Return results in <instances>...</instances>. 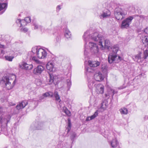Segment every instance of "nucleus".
<instances>
[{"label":"nucleus","mask_w":148,"mask_h":148,"mask_svg":"<svg viewBox=\"0 0 148 148\" xmlns=\"http://www.w3.org/2000/svg\"><path fill=\"white\" fill-rule=\"evenodd\" d=\"M63 111L68 116H71V112L65 107H63Z\"/></svg>","instance_id":"f704fd0d"},{"label":"nucleus","mask_w":148,"mask_h":148,"mask_svg":"<svg viewBox=\"0 0 148 148\" xmlns=\"http://www.w3.org/2000/svg\"><path fill=\"white\" fill-rule=\"evenodd\" d=\"M22 69L26 70H30L32 69L33 66L32 64H29L25 62H23L22 64Z\"/></svg>","instance_id":"6ab92c4d"},{"label":"nucleus","mask_w":148,"mask_h":148,"mask_svg":"<svg viewBox=\"0 0 148 148\" xmlns=\"http://www.w3.org/2000/svg\"><path fill=\"white\" fill-rule=\"evenodd\" d=\"M118 143L116 138H114L110 142V145L111 147L114 148H116Z\"/></svg>","instance_id":"393cba45"},{"label":"nucleus","mask_w":148,"mask_h":148,"mask_svg":"<svg viewBox=\"0 0 148 148\" xmlns=\"http://www.w3.org/2000/svg\"><path fill=\"white\" fill-rule=\"evenodd\" d=\"M110 11L107 9L106 11H104L102 14L99 15V16L101 19H103L110 16Z\"/></svg>","instance_id":"a211bd4d"},{"label":"nucleus","mask_w":148,"mask_h":148,"mask_svg":"<svg viewBox=\"0 0 148 148\" xmlns=\"http://www.w3.org/2000/svg\"><path fill=\"white\" fill-rule=\"evenodd\" d=\"M142 40L145 46H147L148 44V36H143Z\"/></svg>","instance_id":"4be33fe9"},{"label":"nucleus","mask_w":148,"mask_h":148,"mask_svg":"<svg viewBox=\"0 0 148 148\" xmlns=\"http://www.w3.org/2000/svg\"><path fill=\"white\" fill-rule=\"evenodd\" d=\"M96 88V91L97 93L102 94L104 92V86L101 84H95L94 85Z\"/></svg>","instance_id":"f8f14e48"},{"label":"nucleus","mask_w":148,"mask_h":148,"mask_svg":"<svg viewBox=\"0 0 148 148\" xmlns=\"http://www.w3.org/2000/svg\"><path fill=\"white\" fill-rule=\"evenodd\" d=\"M95 84H95V81L93 80H91L88 82V86L90 89H92L93 86L95 87L94 85Z\"/></svg>","instance_id":"473e14b6"},{"label":"nucleus","mask_w":148,"mask_h":148,"mask_svg":"<svg viewBox=\"0 0 148 148\" xmlns=\"http://www.w3.org/2000/svg\"><path fill=\"white\" fill-rule=\"evenodd\" d=\"M5 148H7V147H5Z\"/></svg>","instance_id":"052dcab7"},{"label":"nucleus","mask_w":148,"mask_h":148,"mask_svg":"<svg viewBox=\"0 0 148 148\" xmlns=\"http://www.w3.org/2000/svg\"><path fill=\"white\" fill-rule=\"evenodd\" d=\"M88 47L90 52L92 54L97 55L98 53L99 48L97 44L89 42L88 43Z\"/></svg>","instance_id":"423d86ee"},{"label":"nucleus","mask_w":148,"mask_h":148,"mask_svg":"<svg viewBox=\"0 0 148 148\" xmlns=\"http://www.w3.org/2000/svg\"><path fill=\"white\" fill-rule=\"evenodd\" d=\"M119 111L121 114H127L128 110L125 108H123L119 110Z\"/></svg>","instance_id":"c756f323"},{"label":"nucleus","mask_w":148,"mask_h":148,"mask_svg":"<svg viewBox=\"0 0 148 148\" xmlns=\"http://www.w3.org/2000/svg\"><path fill=\"white\" fill-rule=\"evenodd\" d=\"M7 3H0V11L3 10L1 14H3L7 8Z\"/></svg>","instance_id":"412c9836"},{"label":"nucleus","mask_w":148,"mask_h":148,"mask_svg":"<svg viewBox=\"0 0 148 148\" xmlns=\"http://www.w3.org/2000/svg\"><path fill=\"white\" fill-rule=\"evenodd\" d=\"M108 67L106 64L102 65L101 66V70L105 74L107 72Z\"/></svg>","instance_id":"72a5a7b5"},{"label":"nucleus","mask_w":148,"mask_h":148,"mask_svg":"<svg viewBox=\"0 0 148 148\" xmlns=\"http://www.w3.org/2000/svg\"><path fill=\"white\" fill-rule=\"evenodd\" d=\"M76 136V134L75 133H73L71 135V140L73 142L74 141V138Z\"/></svg>","instance_id":"79ce46f5"},{"label":"nucleus","mask_w":148,"mask_h":148,"mask_svg":"<svg viewBox=\"0 0 148 148\" xmlns=\"http://www.w3.org/2000/svg\"><path fill=\"white\" fill-rule=\"evenodd\" d=\"M98 112L97 111H96L94 114L91 116H90L87 117L86 119V121H88L90 120H91L95 118L98 115Z\"/></svg>","instance_id":"bb28decb"},{"label":"nucleus","mask_w":148,"mask_h":148,"mask_svg":"<svg viewBox=\"0 0 148 148\" xmlns=\"http://www.w3.org/2000/svg\"><path fill=\"white\" fill-rule=\"evenodd\" d=\"M54 96L55 97L56 100V101L59 102L61 100L60 99V97L58 92L55 91L54 92V93L53 94V97Z\"/></svg>","instance_id":"cd10ccee"},{"label":"nucleus","mask_w":148,"mask_h":148,"mask_svg":"<svg viewBox=\"0 0 148 148\" xmlns=\"http://www.w3.org/2000/svg\"><path fill=\"white\" fill-rule=\"evenodd\" d=\"M45 97H53V93L51 92H47L43 94Z\"/></svg>","instance_id":"2f4dec72"},{"label":"nucleus","mask_w":148,"mask_h":148,"mask_svg":"<svg viewBox=\"0 0 148 148\" xmlns=\"http://www.w3.org/2000/svg\"><path fill=\"white\" fill-rule=\"evenodd\" d=\"M89 34H90V32L88 30L84 33L83 36L85 42V49L84 51V56L85 58L88 57V50L86 48L87 43L88 41L92 40L90 39L89 37L88 36Z\"/></svg>","instance_id":"6e6552de"},{"label":"nucleus","mask_w":148,"mask_h":148,"mask_svg":"<svg viewBox=\"0 0 148 148\" xmlns=\"http://www.w3.org/2000/svg\"><path fill=\"white\" fill-rule=\"evenodd\" d=\"M88 36L89 37L90 39L92 40L96 41L99 40V45L101 49L103 50L104 49H109L110 45L109 40H105L104 45L102 44L101 41L104 39V37L102 33L99 34L97 32H95L89 34Z\"/></svg>","instance_id":"f03ea898"},{"label":"nucleus","mask_w":148,"mask_h":148,"mask_svg":"<svg viewBox=\"0 0 148 148\" xmlns=\"http://www.w3.org/2000/svg\"><path fill=\"white\" fill-rule=\"evenodd\" d=\"M134 59L135 61L138 63H140L142 62V58L140 54H138L136 55Z\"/></svg>","instance_id":"7c9ffc66"},{"label":"nucleus","mask_w":148,"mask_h":148,"mask_svg":"<svg viewBox=\"0 0 148 148\" xmlns=\"http://www.w3.org/2000/svg\"><path fill=\"white\" fill-rule=\"evenodd\" d=\"M16 23L20 27L25 26L27 24L24 19H18L16 21Z\"/></svg>","instance_id":"dca6fc26"},{"label":"nucleus","mask_w":148,"mask_h":148,"mask_svg":"<svg viewBox=\"0 0 148 148\" xmlns=\"http://www.w3.org/2000/svg\"><path fill=\"white\" fill-rule=\"evenodd\" d=\"M89 66H85V73L87 75L88 73H93L95 70V67H97L100 64V62L98 61L89 60L88 62Z\"/></svg>","instance_id":"7ed1b4c3"},{"label":"nucleus","mask_w":148,"mask_h":148,"mask_svg":"<svg viewBox=\"0 0 148 148\" xmlns=\"http://www.w3.org/2000/svg\"><path fill=\"white\" fill-rule=\"evenodd\" d=\"M9 104L10 105V106H14L15 104L14 103H13L12 102H10L9 103Z\"/></svg>","instance_id":"864d4df0"},{"label":"nucleus","mask_w":148,"mask_h":148,"mask_svg":"<svg viewBox=\"0 0 148 148\" xmlns=\"http://www.w3.org/2000/svg\"><path fill=\"white\" fill-rule=\"evenodd\" d=\"M27 104L28 102L27 101H22L16 106V108L17 110H19L24 108Z\"/></svg>","instance_id":"2eb2a0df"},{"label":"nucleus","mask_w":148,"mask_h":148,"mask_svg":"<svg viewBox=\"0 0 148 148\" xmlns=\"http://www.w3.org/2000/svg\"><path fill=\"white\" fill-rule=\"evenodd\" d=\"M3 107L0 106V123L3 124H5L7 126V124L10 122L11 118V116L10 115L6 116L4 119H3L2 115L3 114L2 111Z\"/></svg>","instance_id":"0eeeda50"},{"label":"nucleus","mask_w":148,"mask_h":148,"mask_svg":"<svg viewBox=\"0 0 148 148\" xmlns=\"http://www.w3.org/2000/svg\"><path fill=\"white\" fill-rule=\"evenodd\" d=\"M105 96L106 98H109V97L110 96V95H109L108 93V94H105Z\"/></svg>","instance_id":"603ef678"},{"label":"nucleus","mask_w":148,"mask_h":148,"mask_svg":"<svg viewBox=\"0 0 148 148\" xmlns=\"http://www.w3.org/2000/svg\"><path fill=\"white\" fill-rule=\"evenodd\" d=\"M1 132H3L4 134L7 136H9V135L11 134L12 133L11 130H10V131L8 132L7 128H2L0 126V133Z\"/></svg>","instance_id":"aec40b11"},{"label":"nucleus","mask_w":148,"mask_h":148,"mask_svg":"<svg viewBox=\"0 0 148 148\" xmlns=\"http://www.w3.org/2000/svg\"><path fill=\"white\" fill-rule=\"evenodd\" d=\"M125 87H122V88H121V89H122L123 88H125Z\"/></svg>","instance_id":"4d7b16f0"},{"label":"nucleus","mask_w":148,"mask_h":148,"mask_svg":"<svg viewBox=\"0 0 148 148\" xmlns=\"http://www.w3.org/2000/svg\"><path fill=\"white\" fill-rule=\"evenodd\" d=\"M47 55L46 51L42 48H39L37 51L36 56L40 59H43L45 58Z\"/></svg>","instance_id":"9d476101"},{"label":"nucleus","mask_w":148,"mask_h":148,"mask_svg":"<svg viewBox=\"0 0 148 148\" xmlns=\"http://www.w3.org/2000/svg\"><path fill=\"white\" fill-rule=\"evenodd\" d=\"M2 80L5 84L6 87L8 90L12 89L15 84V80L13 81L8 76H5L2 78Z\"/></svg>","instance_id":"39448f33"},{"label":"nucleus","mask_w":148,"mask_h":148,"mask_svg":"<svg viewBox=\"0 0 148 148\" xmlns=\"http://www.w3.org/2000/svg\"><path fill=\"white\" fill-rule=\"evenodd\" d=\"M108 92L109 94V95H110V96L113 97L114 95L117 92L115 90L113 89H110V90H108Z\"/></svg>","instance_id":"c9c22d12"},{"label":"nucleus","mask_w":148,"mask_h":148,"mask_svg":"<svg viewBox=\"0 0 148 148\" xmlns=\"http://www.w3.org/2000/svg\"><path fill=\"white\" fill-rule=\"evenodd\" d=\"M38 49H39V48H38L36 47L32 48V51L28 52L27 55H34L35 53L36 55Z\"/></svg>","instance_id":"a878e982"},{"label":"nucleus","mask_w":148,"mask_h":148,"mask_svg":"<svg viewBox=\"0 0 148 148\" xmlns=\"http://www.w3.org/2000/svg\"><path fill=\"white\" fill-rule=\"evenodd\" d=\"M32 60L36 62L38 61V60L34 55H27V60Z\"/></svg>","instance_id":"5701e85b"},{"label":"nucleus","mask_w":148,"mask_h":148,"mask_svg":"<svg viewBox=\"0 0 148 148\" xmlns=\"http://www.w3.org/2000/svg\"><path fill=\"white\" fill-rule=\"evenodd\" d=\"M61 9V8L60 6V5H58L56 8V10L57 11H59Z\"/></svg>","instance_id":"8fccbe9b"},{"label":"nucleus","mask_w":148,"mask_h":148,"mask_svg":"<svg viewBox=\"0 0 148 148\" xmlns=\"http://www.w3.org/2000/svg\"><path fill=\"white\" fill-rule=\"evenodd\" d=\"M61 39L60 36L59 35H58L56 38V40L58 42H59L60 41Z\"/></svg>","instance_id":"49530a36"},{"label":"nucleus","mask_w":148,"mask_h":148,"mask_svg":"<svg viewBox=\"0 0 148 148\" xmlns=\"http://www.w3.org/2000/svg\"><path fill=\"white\" fill-rule=\"evenodd\" d=\"M144 32L147 34L148 35V28H146L144 29Z\"/></svg>","instance_id":"3c124183"},{"label":"nucleus","mask_w":148,"mask_h":148,"mask_svg":"<svg viewBox=\"0 0 148 148\" xmlns=\"http://www.w3.org/2000/svg\"><path fill=\"white\" fill-rule=\"evenodd\" d=\"M33 25L34 27V29H40V30H42V26L38 25L36 23H34L33 24Z\"/></svg>","instance_id":"e433bc0d"},{"label":"nucleus","mask_w":148,"mask_h":148,"mask_svg":"<svg viewBox=\"0 0 148 148\" xmlns=\"http://www.w3.org/2000/svg\"><path fill=\"white\" fill-rule=\"evenodd\" d=\"M55 64V63L53 61H50L46 65L47 69L50 71H53Z\"/></svg>","instance_id":"f3484780"},{"label":"nucleus","mask_w":148,"mask_h":148,"mask_svg":"<svg viewBox=\"0 0 148 148\" xmlns=\"http://www.w3.org/2000/svg\"><path fill=\"white\" fill-rule=\"evenodd\" d=\"M21 30L24 32H26L28 31V29L26 27L22 28L21 29Z\"/></svg>","instance_id":"09e8293b"},{"label":"nucleus","mask_w":148,"mask_h":148,"mask_svg":"<svg viewBox=\"0 0 148 148\" xmlns=\"http://www.w3.org/2000/svg\"><path fill=\"white\" fill-rule=\"evenodd\" d=\"M118 59L119 60V61H121V58L120 56H118Z\"/></svg>","instance_id":"5fc2aeb1"},{"label":"nucleus","mask_w":148,"mask_h":148,"mask_svg":"<svg viewBox=\"0 0 148 148\" xmlns=\"http://www.w3.org/2000/svg\"><path fill=\"white\" fill-rule=\"evenodd\" d=\"M144 58L146 59L148 56V51L146 50L144 52Z\"/></svg>","instance_id":"c03bdc74"},{"label":"nucleus","mask_w":148,"mask_h":148,"mask_svg":"<svg viewBox=\"0 0 148 148\" xmlns=\"http://www.w3.org/2000/svg\"><path fill=\"white\" fill-rule=\"evenodd\" d=\"M4 51L2 49H0V57H2L4 54Z\"/></svg>","instance_id":"a18cd8bd"},{"label":"nucleus","mask_w":148,"mask_h":148,"mask_svg":"<svg viewBox=\"0 0 148 148\" xmlns=\"http://www.w3.org/2000/svg\"><path fill=\"white\" fill-rule=\"evenodd\" d=\"M49 79H48L49 84H51L54 81V77L53 75L51 73L49 74Z\"/></svg>","instance_id":"c85d7f7f"},{"label":"nucleus","mask_w":148,"mask_h":148,"mask_svg":"<svg viewBox=\"0 0 148 148\" xmlns=\"http://www.w3.org/2000/svg\"><path fill=\"white\" fill-rule=\"evenodd\" d=\"M24 19L27 23H30L31 21V18L30 17H26Z\"/></svg>","instance_id":"37998d69"},{"label":"nucleus","mask_w":148,"mask_h":148,"mask_svg":"<svg viewBox=\"0 0 148 148\" xmlns=\"http://www.w3.org/2000/svg\"><path fill=\"white\" fill-rule=\"evenodd\" d=\"M35 82L37 86H40L42 84V82L41 80L39 79H36Z\"/></svg>","instance_id":"ea45409f"},{"label":"nucleus","mask_w":148,"mask_h":148,"mask_svg":"<svg viewBox=\"0 0 148 148\" xmlns=\"http://www.w3.org/2000/svg\"><path fill=\"white\" fill-rule=\"evenodd\" d=\"M3 0H0V1H3Z\"/></svg>","instance_id":"13d9d810"},{"label":"nucleus","mask_w":148,"mask_h":148,"mask_svg":"<svg viewBox=\"0 0 148 148\" xmlns=\"http://www.w3.org/2000/svg\"><path fill=\"white\" fill-rule=\"evenodd\" d=\"M45 97L44 96V95L43 94L42 96H41L40 97V99L39 100H38V101L39 102H40L42 101V100H45Z\"/></svg>","instance_id":"de8ad7c7"},{"label":"nucleus","mask_w":148,"mask_h":148,"mask_svg":"<svg viewBox=\"0 0 148 148\" xmlns=\"http://www.w3.org/2000/svg\"><path fill=\"white\" fill-rule=\"evenodd\" d=\"M64 35L65 37L67 39H71L72 35L71 32L68 29H65Z\"/></svg>","instance_id":"b1692460"},{"label":"nucleus","mask_w":148,"mask_h":148,"mask_svg":"<svg viewBox=\"0 0 148 148\" xmlns=\"http://www.w3.org/2000/svg\"><path fill=\"white\" fill-rule=\"evenodd\" d=\"M67 82V87L68 88V90H69L71 85V80L69 79H67L66 80Z\"/></svg>","instance_id":"58836bf2"},{"label":"nucleus","mask_w":148,"mask_h":148,"mask_svg":"<svg viewBox=\"0 0 148 148\" xmlns=\"http://www.w3.org/2000/svg\"><path fill=\"white\" fill-rule=\"evenodd\" d=\"M94 78L96 81L100 82L103 79L104 77L101 72L98 71L94 74Z\"/></svg>","instance_id":"4468645a"},{"label":"nucleus","mask_w":148,"mask_h":148,"mask_svg":"<svg viewBox=\"0 0 148 148\" xmlns=\"http://www.w3.org/2000/svg\"><path fill=\"white\" fill-rule=\"evenodd\" d=\"M134 18V16H129L123 20L121 26V28L127 29L129 27L130 24L131 23L132 21Z\"/></svg>","instance_id":"1a4fd4ad"},{"label":"nucleus","mask_w":148,"mask_h":148,"mask_svg":"<svg viewBox=\"0 0 148 148\" xmlns=\"http://www.w3.org/2000/svg\"><path fill=\"white\" fill-rule=\"evenodd\" d=\"M4 46L3 45H0V47L1 48H3Z\"/></svg>","instance_id":"6e6d98bb"},{"label":"nucleus","mask_w":148,"mask_h":148,"mask_svg":"<svg viewBox=\"0 0 148 148\" xmlns=\"http://www.w3.org/2000/svg\"><path fill=\"white\" fill-rule=\"evenodd\" d=\"M44 69V67L41 65H39L34 69L33 73L35 75H39L42 73Z\"/></svg>","instance_id":"9b49d317"},{"label":"nucleus","mask_w":148,"mask_h":148,"mask_svg":"<svg viewBox=\"0 0 148 148\" xmlns=\"http://www.w3.org/2000/svg\"><path fill=\"white\" fill-rule=\"evenodd\" d=\"M71 121L69 118L68 119V127L67 130L68 132H69L71 130Z\"/></svg>","instance_id":"4c0bfd02"},{"label":"nucleus","mask_w":148,"mask_h":148,"mask_svg":"<svg viewBox=\"0 0 148 148\" xmlns=\"http://www.w3.org/2000/svg\"><path fill=\"white\" fill-rule=\"evenodd\" d=\"M5 59L6 60H8L10 61H12V59L14 58L13 56H5Z\"/></svg>","instance_id":"a19ab883"},{"label":"nucleus","mask_w":148,"mask_h":148,"mask_svg":"<svg viewBox=\"0 0 148 148\" xmlns=\"http://www.w3.org/2000/svg\"><path fill=\"white\" fill-rule=\"evenodd\" d=\"M147 46H148V45H147Z\"/></svg>","instance_id":"bf43d9fd"},{"label":"nucleus","mask_w":148,"mask_h":148,"mask_svg":"<svg viewBox=\"0 0 148 148\" xmlns=\"http://www.w3.org/2000/svg\"><path fill=\"white\" fill-rule=\"evenodd\" d=\"M130 7L129 4H118L114 11L116 18L118 20L123 19L127 14V12Z\"/></svg>","instance_id":"f257e3e1"},{"label":"nucleus","mask_w":148,"mask_h":148,"mask_svg":"<svg viewBox=\"0 0 148 148\" xmlns=\"http://www.w3.org/2000/svg\"><path fill=\"white\" fill-rule=\"evenodd\" d=\"M43 124L41 122H35L31 125V127L33 130H41L42 128Z\"/></svg>","instance_id":"ddd939ff"},{"label":"nucleus","mask_w":148,"mask_h":148,"mask_svg":"<svg viewBox=\"0 0 148 148\" xmlns=\"http://www.w3.org/2000/svg\"><path fill=\"white\" fill-rule=\"evenodd\" d=\"M119 47L117 45H114L112 48V51L108 56V61L109 63H112L114 61L117 57V52Z\"/></svg>","instance_id":"20e7f679"}]
</instances>
